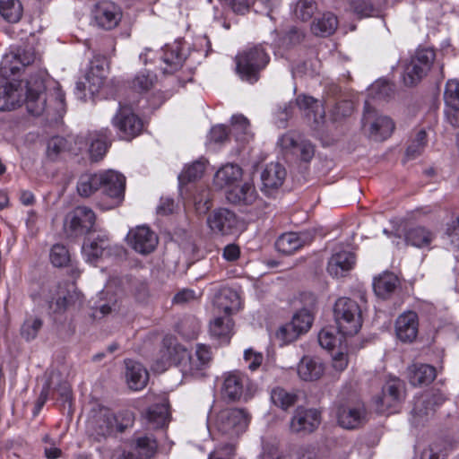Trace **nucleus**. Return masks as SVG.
Masks as SVG:
<instances>
[{
	"label": "nucleus",
	"mask_w": 459,
	"mask_h": 459,
	"mask_svg": "<svg viewBox=\"0 0 459 459\" xmlns=\"http://www.w3.org/2000/svg\"><path fill=\"white\" fill-rule=\"evenodd\" d=\"M0 14L9 22H17L22 15V6L19 0H0Z\"/></svg>",
	"instance_id": "nucleus-47"
},
{
	"label": "nucleus",
	"mask_w": 459,
	"mask_h": 459,
	"mask_svg": "<svg viewBox=\"0 0 459 459\" xmlns=\"http://www.w3.org/2000/svg\"><path fill=\"white\" fill-rule=\"evenodd\" d=\"M126 423H119L117 416L107 408L91 411L87 420V433L97 442L106 440L116 432H123L133 418L131 413L126 414Z\"/></svg>",
	"instance_id": "nucleus-2"
},
{
	"label": "nucleus",
	"mask_w": 459,
	"mask_h": 459,
	"mask_svg": "<svg viewBox=\"0 0 459 459\" xmlns=\"http://www.w3.org/2000/svg\"><path fill=\"white\" fill-rule=\"evenodd\" d=\"M70 150V141L62 136H53L47 143V156L51 160H56L60 154Z\"/></svg>",
	"instance_id": "nucleus-49"
},
{
	"label": "nucleus",
	"mask_w": 459,
	"mask_h": 459,
	"mask_svg": "<svg viewBox=\"0 0 459 459\" xmlns=\"http://www.w3.org/2000/svg\"><path fill=\"white\" fill-rule=\"evenodd\" d=\"M59 373L57 372H52L49 377V380L43 386L40 394L36 402L34 410H33V415L39 414L42 407L44 406L45 403L48 400V393L50 390L51 385L54 384V381L56 379H59Z\"/></svg>",
	"instance_id": "nucleus-60"
},
{
	"label": "nucleus",
	"mask_w": 459,
	"mask_h": 459,
	"mask_svg": "<svg viewBox=\"0 0 459 459\" xmlns=\"http://www.w3.org/2000/svg\"><path fill=\"white\" fill-rule=\"evenodd\" d=\"M221 393L223 398L231 401H247L254 392V385L247 375L233 370L224 373L221 376Z\"/></svg>",
	"instance_id": "nucleus-7"
},
{
	"label": "nucleus",
	"mask_w": 459,
	"mask_h": 459,
	"mask_svg": "<svg viewBox=\"0 0 459 459\" xmlns=\"http://www.w3.org/2000/svg\"><path fill=\"white\" fill-rule=\"evenodd\" d=\"M233 329V321L230 316H218L210 323V333L222 342H228Z\"/></svg>",
	"instance_id": "nucleus-39"
},
{
	"label": "nucleus",
	"mask_w": 459,
	"mask_h": 459,
	"mask_svg": "<svg viewBox=\"0 0 459 459\" xmlns=\"http://www.w3.org/2000/svg\"><path fill=\"white\" fill-rule=\"evenodd\" d=\"M126 378L130 389L142 390L147 385L149 374L143 366L132 359H126Z\"/></svg>",
	"instance_id": "nucleus-28"
},
{
	"label": "nucleus",
	"mask_w": 459,
	"mask_h": 459,
	"mask_svg": "<svg viewBox=\"0 0 459 459\" xmlns=\"http://www.w3.org/2000/svg\"><path fill=\"white\" fill-rule=\"evenodd\" d=\"M351 8L360 18L371 16L375 13L374 6L368 0H351Z\"/></svg>",
	"instance_id": "nucleus-62"
},
{
	"label": "nucleus",
	"mask_w": 459,
	"mask_h": 459,
	"mask_svg": "<svg viewBox=\"0 0 459 459\" xmlns=\"http://www.w3.org/2000/svg\"><path fill=\"white\" fill-rule=\"evenodd\" d=\"M333 314L338 330L342 335H354L361 328L362 309L356 300L346 297L338 299Z\"/></svg>",
	"instance_id": "nucleus-5"
},
{
	"label": "nucleus",
	"mask_w": 459,
	"mask_h": 459,
	"mask_svg": "<svg viewBox=\"0 0 459 459\" xmlns=\"http://www.w3.org/2000/svg\"><path fill=\"white\" fill-rule=\"evenodd\" d=\"M325 373V365L317 358L304 357L298 365L299 377L304 381L318 380Z\"/></svg>",
	"instance_id": "nucleus-32"
},
{
	"label": "nucleus",
	"mask_w": 459,
	"mask_h": 459,
	"mask_svg": "<svg viewBox=\"0 0 459 459\" xmlns=\"http://www.w3.org/2000/svg\"><path fill=\"white\" fill-rule=\"evenodd\" d=\"M213 303L218 312H223L225 316H230L238 307V295L230 289H224L216 295Z\"/></svg>",
	"instance_id": "nucleus-37"
},
{
	"label": "nucleus",
	"mask_w": 459,
	"mask_h": 459,
	"mask_svg": "<svg viewBox=\"0 0 459 459\" xmlns=\"http://www.w3.org/2000/svg\"><path fill=\"white\" fill-rule=\"evenodd\" d=\"M317 9L315 0H298L292 7V13L296 20L305 22L311 20Z\"/></svg>",
	"instance_id": "nucleus-46"
},
{
	"label": "nucleus",
	"mask_w": 459,
	"mask_h": 459,
	"mask_svg": "<svg viewBox=\"0 0 459 459\" xmlns=\"http://www.w3.org/2000/svg\"><path fill=\"white\" fill-rule=\"evenodd\" d=\"M296 104L304 112V115L316 125L324 121L325 111L321 102L307 95H299L296 98Z\"/></svg>",
	"instance_id": "nucleus-26"
},
{
	"label": "nucleus",
	"mask_w": 459,
	"mask_h": 459,
	"mask_svg": "<svg viewBox=\"0 0 459 459\" xmlns=\"http://www.w3.org/2000/svg\"><path fill=\"white\" fill-rule=\"evenodd\" d=\"M227 200L234 204L250 205L257 198V193L252 183L246 182L242 185H235L226 192Z\"/></svg>",
	"instance_id": "nucleus-25"
},
{
	"label": "nucleus",
	"mask_w": 459,
	"mask_h": 459,
	"mask_svg": "<svg viewBox=\"0 0 459 459\" xmlns=\"http://www.w3.org/2000/svg\"><path fill=\"white\" fill-rule=\"evenodd\" d=\"M207 223L211 230L215 234L230 235L238 224V219L231 211L221 208L213 211L207 218Z\"/></svg>",
	"instance_id": "nucleus-20"
},
{
	"label": "nucleus",
	"mask_w": 459,
	"mask_h": 459,
	"mask_svg": "<svg viewBox=\"0 0 459 459\" xmlns=\"http://www.w3.org/2000/svg\"><path fill=\"white\" fill-rule=\"evenodd\" d=\"M181 48L179 41H175L173 44L167 45L164 48L162 60L166 66L162 69L165 74H172L182 66L185 56L181 53Z\"/></svg>",
	"instance_id": "nucleus-33"
},
{
	"label": "nucleus",
	"mask_w": 459,
	"mask_h": 459,
	"mask_svg": "<svg viewBox=\"0 0 459 459\" xmlns=\"http://www.w3.org/2000/svg\"><path fill=\"white\" fill-rule=\"evenodd\" d=\"M131 447L141 459H151L157 453L158 444L153 437L144 436L135 438Z\"/></svg>",
	"instance_id": "nucleus-42"
},
{
	"label": "nucleus",
	"mask_w": 459,
	"mask_h": 459,
	"mask_svg": "<svg viewBox=\"0 0 459 459\" xmlns=\"http://www.w3.org/2000/svg\"><path fill=\"white\" fill-rule=\"evenodd\" d=\"M250 421V415L244 409H225L221 411L214 422V427L219 435L233 442L243 434Z\"/></svg>",
	"instance_id": "nucleus-4"
},
{
	"label": "nucleus",
	"mask_w": 459,
	"mask_h": 459,
	"mask_svg": "<svg viewBox=\"0 0 459 459\" xmlns=\"http://www.w3.org/2000/svg\"><path fill=\"white\" fill-rule=\"evenodd\" d=\"M82 253L88 262L94 263L98 258L112 254L111 241L106 235L98 236L83 244Z\"/></svg>",
	"instance_id": "nucleus-24"
},
{
	"label": "nucleus",
	"mask_w": 459,
	"mask_h": 459,
	"mask_svg": "<svg viewBox=\"0 0 459 459\" xmlns=\"http://www.w3.org/2000/svg\"><path fill=\"white\" fill-rule=\"evenodd\" d=\"M307 241L305 235H299L295 232H287L281 234L275 242L276 249L285 255H291L301 248Z\"/></svg>",
	"instance_id": "nucleus-35"
},
{
	"label": "nucleus",
	"mask_w": 459,
	"mask_h": 459,
	"mask_svg": "<svg viewBox=\"0 0 459 459\" xmlns=\"http://www.w3.org/2000/svg\"><path fill=\"white\" fill-rule=\"evenodd\" d=\"M50 104L48 106V94L42 78L30 77L26 82L22 81L0 80V110H10L25 103L28 111L34 116L44 112L48 116L52 113L60 115L65 111V96L58 89H55Z\"/></svg>",
	"instance_id": "nucleus-1"
},
{
	"label": "nucleus",
	"mask_w": 459,
	"mask_h": 459,
	"mask_svg": "<svg viewBox=\"0 0 459 459\" xmlns=\"http://www.w3.org/2000/svg\"><path fill=\"white\" fill-rule=\"evenodd\" d=\"M112 125L117 129L119 137L127 141L139 135L143 126L142 119L126 105L119 106L112 118Z\"/></svg>",
	"instance_id": "nucleus-12"
},
{
	"label": "nucleus",
	"mask_w": 459,
	"mask_h": 459,
	"mask_svg": "<svg viewBox=\"0 0 459 459\" xmlns=\"http://www.w3.org/2000/svg\"><path fill=\"white\" fill-rule=\"evenodd\" d=\"M199 361L195 358L192 354L190 355L187 351V355L186 360L184 361L183 367L181 368V372L184 375H189L194 377L203 376V371L206 369L204 366L200 365Z\"/></svg>",
	"instance_id": "nucleus-58"
},
{
	"label": "nucleus",
	"mask_w": 459,
	"mask_h": 459,
	"mask_svg": "<svg viewBox=\"0 0 459 459\" xmlns=\"http://www.w3.org/2000/svg\"><path fill=\"white\" fill-rule=\"evenodd\" d=\"M427 145V134L426 131L420 130L415 137L411 141L405 152L406 160H414L419 157L424 151Z\"/></svg>",
	"instance_id": "nucleus-51"
},
{
	"label": "nucleus",
	"mask_w": 459,
	"mask_h": 459,
	"mask_svg": "<svg viewBox=\"0 0 459 459\" xmlns=\"http://www.w3.org/2000/svg\"><path fill=\"white\" fill-rule=\"evenodd\" d=\"M236 444L233 442H221L210 454L208 459H233L236 455Z\"/></svg>",
	"instance_id": "nucleus-57"
},
{
	"label": "nucleus",
	"mask_w": 459,
	"mask_h": 459,
	"mask_svg": "<svg viewBox=\"0 0 459 459\" xmlns=\"http://www.w3.org/2000/svg\"><path fill=\"white\" fill-rule=\"evenodd\" d=\"M354 264L355 256L351 252H337L329 259L327 272L335 278L343 277L352 269Z\"/></svg>",
	"instance_id": "nucleus-23"
},
{
	"label": "nucleus",
	"mask_w": 459,
	"mask_h": 459,
	"mask_svg": "<svg viewBox=\"0 0 459 459\" xmlns=\"http://www.w3.org/2000/svg\"><path fill=\"white\" fill-rule=\"evenodd\" d=\"M271 401L278 408L287 411L298 402V395L278 386L272 390Z\"/></svg>",
	"instance_id": "nucleus-44"
},
{
	"label": "nucleus",
	"mask_w": 459,
	"mask_h": 459,
	"mask_svg": "<svg viewBox=\"0 0 459 459\" xmlns=\"http://www.w3.org/2000/svg\"><path fill=\"white\" fill-rule=\"evenodd\" d=\"M303 161H309L314 156V147L310 142L300 140L293 152Z\"/></svg>",
	"instance_id": "nucleus-63"
},
{
	"label": "nucleus",
	"mask_w": 459,
	"mask_h": 459,
	"mask_svg": "<svg viewBox=\"0 0 459 459\" xmlns=\"http://www.w3.org/2000/svg\"><path fill=\"white\" fill-rule=\"evenodd\" d=\"M407 377L414 386L429 384L436 377V368L428 364L415 363L408 368Z\"/></svg>",
	"instance_id": "nucleus-34"
},
{
	"label": "nucleus",
	"mask_w": 459,
	"mask_h": 459,
	"mask_svg": "<svg viewBox=\"0 0 459 459\" xmlns=\"http://www.w3.org/2000/svg\"><path fill=\"white\" fill-rule=\"evenodd\" d=\"M100 173L83 174L78 180L77 191L81 196L88 197L100 189Z\"/></svg>",
	"instance_id": "nucleus-43"
},
{
	"label": "nucleus",
	"mask_w": 459,
	"mask_h": 459,
	"mask_svg": "<svg viewBox=\"0 0 459 459\" xmlns=\"http://www.w3.org/2000/svg\"><path fill=\"white\" fill-rule=\"evenodd\" d=\"M155 79L156 76L153 74L144 70L134 77L132 86L135 91H147L153 86Z\"/></svg>",
	"instance_id": "nucleus-56"
},
{
	"label": "nucleus",
	"mask_w": 459,
	"mask_h": 459,
	"mask_svg": "<svg viewBox=\"0 0 459 459\" xmlns=\"http://www.w3.org/2000/svg\"><path fill=\"white\" fill-rule=\"evenodd\" d=\"M231 126V133L235 134L237 141L247 142L252 137L249 121L243 115H234Z\"/></svg>",
	"instance_id": "nucleus-48"
},
{
	"label": "nucleus",
	"mask_w": 459,
	"mask_h": 459,
	"mask_svg": "<svg viewBox=\"0 0 459 459\" xmlns=\"http://www.w3.org/2000/svg\"><path fill=\"white\" fill-rule=\"evenodd\" d=\"M244 359L248 363V368L254 371L261 366L263 362V354L256 352L252 349H247L244 352Z\"/></svg>",
	"instance_id": "nucleus-64"
},
{
	"label": "nucleus",
	"mask_w": 459,
	"mask_h": 459,
	"mask_svg": "<svg viewBox=\"0 0 459 459\" xmlns=\"http://www.w3.org/2000/svg\"><path fill=\"white\" fill-rule=\"evenodd\" d=\"M108 74V65L104 56H94L90 64V68L85 74V82H77L76 89L82 91L87 88L91 95L100 92L105 83Z\"/></svg>",
	"instance_id": "nucleus-14"
},
{
	"label": "nucleus",
	"mask_w": 459,
	"mask_h": 459,
	"mask_svg": "<svg viewBox=\"0 0 459 459\" xmlns=\"http://www.w3.org/2000/svg\"><path fill=\"white\" fill-rule=\"evenodd\" d=\"M340 342V338L331 328H324L318 333V342L322 348L333 350Z\"/></svg>",
	"instance_id": "nucleus-59"
},
{
	"label": "nucleus",
	"mask_w": 459,
	"mask_h": 459,
	"mask_svg": "<svg viewBox=\"0 0 459 459\" xmlns=\"http://www.w3.org/2000/svg\"><path fill=\"white\" fill-rule=\"evenodd\" d=\"M49 258L54 266L63 267L69 263L70 255L64 245L56 244L50 250Z\"/></svg>",
	"instance_id": "nucleus-55"
},
{
	"label": "nucleus",
	"mask_w": 459,
	"mask_h": 459,
	"mask_svg": "<svg viewBox=\"0 0 459 459\" xmlns=\"http://www.w3.org/2000/svg\"><path fill=\"white\" fill-rule=\"evenodd\" d=\"M186 355L187 350L185 347L171 341L168 344L165 343L160 350V360L164 368L176 365L180 367L181 369Z\"/></svg>",
	"instance_id": "nucleus-31"
},
{
	"label": "nucleus",
	"mask_w": 459,
	"mask_h": 459,
	"mask_svg": "<svg viewBox=\"0 0 459 459\" xmlns=\"http://www.w3.org/2000/svg\"><path fill=\"white\" fill-rule=\"evenodd\" d=\"M100 188L104 195L109 199L102 208L109 210L118 206L124 199L126 178L115 170H107L100 172Z\"/></svg>",
	"instance_id": "nucleus-11"
},
{
	"label": "nucleus",
	"mask_w": 459,
	"mask_h": 459,
	"mask_svg": "<svg viewBox=\"0 0 459 459\" xmlns=\"http://www.w3.org/2000/svg\"><path fill=\"white\" fill-rule=\"evenodd\" d=\"M94 212L86 206H78L70 212L65 219L64 228L71 237L82 235L90 231L95 223Z\"/></svg>",
	"instance_id": "nucleus-13"
},
{
	"label": "nucleus",
	"mask_w": 459,
	"mask_h": 459,
	"mask_svg": "<svg viewBox=\"0 0 459 459\" xmlns=\"http://www.w3.org/2000/svg\"><path fill=\"white\" fill-rule=\"evenodd\" d=\"M238 74L243 81L255 83L259 80V74L270 61V56L262 47L255 45L247 47L235 57Z\"/></svg>",
	"instance_id": "nucleus-3"
},
{
	"label": "nucleus",
	"mask_w": 459,
	"mask_h": 459,
	"mask_svg": "<svg viewBox=\"0 0 459 459\" xmlns=\"http://www.w3.org/2000/svg\"><path fill=\"white\" fill-rule=\"evenodd\" d=\"M399 279L393 273H384L376 277L373 281V289L376 295L382 299L388 298L398 287Z\"/></svg>",
	"instance_id": "nucleus-36"
},
{
	"label": "nucleus",
	"mask_w": 459,
	"mask_h": 459,
	"mask_svg": "<svg viewBox=\"0 0 459 459\" xmlns=\"http://www.w3.org/2000/svg\"><path fill=\"white\" fill-rule=\"evenodd\" d=\"M127 238L129 245L143 255L152 252L158 244L157 235L146 226H138L130 230Z\"/></svg>",
	"instance_id": "nucleus-18"
},
{
	"label": "nucleus",
	"mask_w": 459,
	"mask_h": 459,
	"mask_svg": "<svg viewBox=\"0 0 459 459\" xmlns=\"http://www.w3.org/2000/svg\"><path fill=\"white\" fill-rule=\"evenodd\" d=\"M436 55L431 48L417 49L406 65L403 74V82L406 85L416 84L430 70Z\"/></svg>",
	"instance_id": "nucleus-9"
},
{
	"label": "nucleus",
	"mask_w": 459,
	"mask_h": 459,
	"mask_svg": "<svg viewBox=\"0 0 459 459\" xmlns=\"http://www.w3.org/2000/svg\"><path fill=\"white\" fill-rule=\"evenodd\" d=\"M444 99L450 108L459 109V82L450 80L446 82Z\"/></svg>",
	"instance_id": "nucleus-53"
},
{
	"label": "nucleus",
	"mask_w": 459,
	"mask_h": 459,
	"mask_svg": "<svg viewBox=\"0 0 459 459\" xmlns=\"http://www.w3.org/2000/svg\"><path fill=\"white\" fill-rule=\"evenodd\" d=\"M286 175V169L281 163L271 162L267 164L261 173L262 191L270 195L282 186Z\"/></svg>",
	"instance_id": "nucleus-21"
},
{
	"label": "nucleus",
	"mask_w": 459,
	"mask_h": 459,
	"mask_svg": "<svg viewBox=\"0 0 459 459\" xmlns=\"http://www.w3.org/2000/svg\"><path fill=\"white\" fill-rule=\"evenodd\" d=\"M446 399L445 390L435 387L417 396L411 410L414 424L420 425L427 420Z\"/></svg>",
	"instance_id": "nucleus-8"
},
{
	"label": "nucleus",
	"mask_w": 459,
	"mask_h": 459,
	"mask_svg": "<svg viewBox=\"0 0 459 459\" xmlns=\"http://www.w3.org/2000/svg\"><path fill=\"white\" fill-rule=\"evenodd\" d=\"M405 398V384L397 377H390L382 387V395L379 403L390 412L395 411L396 407Z\"/></svg>",
	"instance_id": "nucleus-17"
},
{
	"label": "nucleus",
	"mask_w": 459,
	"mask_h": 459,
	"mask_svg": "<svg viewBox=\"0 0 459 459\" xmlns=\"http://www.w3.org/2000/svg\"><path fill=\"white\" fill-rule=\"evenodd\" d=\"M419 320L413 311H407L400 315L395 322V333L399 340L403 342H412L418 335Z\"/></svg>",
	"instance_id": "nucleus-22"
},
{
	"label": "nucleus",
	"mask_w": 459,
	"mask_h": 459,
	"mask_svg": "<svg viewBox=\"0 0 459 459\" xmlns=\"http://www.w3.org/2000/svg\"><path fill=\"white\" fill-rule=\"evenodd\" d=\"M299 335L300 333L290 322L281 326L276 332V338L283 344L293 342Z\"/></svg>",
	"instance_id": "nucleus-61"
},
{
	"label": "nucleus",
	"mask_w": 459,
	"mask_h": 459,
	"mask_svg": "<svg viewBox=\"0 0 459 459\" xmlns=\"http://www.w3.org/2000/svg\"><path fill=\"white\" fill-rule=\"evenodd\" d=\"M313 315L309 310L304 308L296 312L290 323L293 325L294 328L298 330V332L301 334L309 330L313 323Z\"/></svg>",
	"instance_id": "nucleus-52"
},
{
	"label": "nucleus",
	"mask_w": 459,
	"mask_h": 459,
	"mask_svg": "<svg viewBox=\"0 0 459 459\" xmlns=\"http://www.w3.org/2000/svg\"><path fill=\"white\" fill-rule=\"evenodd\" d=\"M321 422V412L317 409L299 406L290 421V430L299 435L314 432Z\"/></svg>",
	"instance_id": "nucleus-15"
},
{
	"label": "nucleus",
	"mask_w": 459,
	"mask_h": 459,
	"mask_svg": "<svg viewBox=\"0 0 459 459\" xmlns=\"http://www.w3.org/2000/svg\"><path fill=\"white\" fill-rule=\"evenodd\" d=\"M200 329L199 321L194 316L184 318L178 325V332L186 339H194Z\"/></svg>",
	"instance_id": "nucleus-54"
},
{
	"label": "nucleus",
	"mask_w": 459,
	"mask_h": 459,
	"mask_svg": "<svg viewBox=\"0 0 459 459\" xmlns=\"http://www.w3.org/2000/svg\"><path fill=\"white\" fill-rule=\"evenodd\" d=\"M35 57V52L32 48H18L3 56L0 64L1 74L4 77L9 74H15L21 67L32 64Z\"/></svg>",
	"instance_id": "nucleus-16"
},
{
	"label": "nucleus",
	"mask_w": 459,
	"mask_h": 459,
	"mask_svg": "<svg viewBox=\"0 0 459 459\" xmlns=\"http://www.w3.org/2000/svg\"><path fill=\"white\" fill-rule=\"evenodd\" d=\"M363 126L368 127L369 135L375 141H384L388 138L394 129V121L387 116L378 114L371 108L368 101L365 102Z\"/></svg>",
	"instance_id": "nucleus-10"
},
{
	"label": "nucleus",
	"mask_w": 459,
	"mask_h": 459,
	"mask_svg": "<svg viewBox=\"0 0 459 459\" xmlns=\"http://www.w3.org/2000/svg\"><path fill=\"white\" fill-rule=\"evenodd\" d=\"M93 16L99 27L111 30L120 22L122 13L119 6L113 2L102 0L95 5Z\"/></svg>",
	"instance_id": "nucleus-19"
},
{
	"label": "nucleus",
	"mask_w": 459,
	"mask_h": 459,
	"mask_svg": "<svg viewBox=\"0 0 459 459\" xmlns=\"http://www.w3.org/2000/svg\"><path fill=\"white\" fill-rule=\"evenodd\" d=\"M145 419L152 429L164 427L169 421V408L165 403L151 406L146 413Z\"/></svg>",
	"instance_id": "nucleus-41"
},
{
	"label": "nucleus",
	"mask_w": 459,
	"mask_h": 459,
	"mask_svg": "<svg viewBox=\"0 0 459 459\" xmlns=\"http://www.w3.org/2000/svg\"><path fill=\"white\" fill-rule=\"evenodd\" d=\"M88 142L90 143L91 158L92 160L98 161L103 158L110 145V131L108 128H102L91 132L89 134Z\"/></svg>",
	"instance_id": "nucleus-27"
},
{
	"label": "nucleus",
	"mask_w": 459,
	"mask_h": 459,
	"mask_svg": "<svg viewBox=\"0 0 459 459\" xmlns=\"http://www.w3.org/2000/svg\"><path fill=\"white\" fill-rule=\"evenodd\" d=\"M338 27L337 17L328 12L322 14L321 17L316 19L311 24V31L320 37H327L332 35Z\"/></svg>",
	"instance_id": "nucleus-38"
},
{
	"label": "nucleus",
	"mask_w": 459,
	"mask_h": 459,
	"mask_svg": "<svg viewBox=\"0 0 459 459\" xmlns=\"http://www.w3.org/2000/svg\"><path fill=\"white\" fill-rule=\"evenodd\" d=\"M242 178V169L234 164H226L214 175L213 184L218 188L233 187Z\"/></svg>",
	"instance_id": "nucleus-30"
},
{
	"label": "nucleus",
	"mask_w": 459,
	"mask_h": 459,
	"mask_svg": "<svg viewBox=\"0 0 459 459\" xmlns=\"http://www.w3.org/2000/svg\"><path fill=\"white\" fill-rule=\"evenodd\" d=\"M50 312L62 314L70 307L80 306L82 295L73 283H59L51 287L48 293L44 295Z\"/></svg>",
	"instance_id": "nucleus-6"
},
{
	"label": "nucleus",
	"mask_w": 459,
	"mask_h": 459,
	"mask_svg": "<svg viewBox=\"0 0 459 459\" xmlns=\"http://www.w3.org/2000/svg\"><path fill=\"white\" fill-rule=\"evenodd\" d=\"M366 416V411L362 405L356 407H340L337 411L338 422L341 427L348 429L360 426Z\"/></svg>",
	"instance_id": "nucleus-29"
},
{
	"label": "nucleus",
	"mask_w": 459,
	"mask_h": 459,
	"mask_svg": "<svg viewBox=\"0 0 459 459\" xmlns=\"http://www.w3.org/2000/svg\"><path fill=\"white\" fill-rule=\"evenodd\" d=\"M204 169L205 164L200 160L195 161L186 166L178 176L179 184L184 185L201 178Z\"/></svg>",
	"instance_id": "nucleus-50"
},
{
	"label": "nucleus",
	"mask_w": 459,
	"mask_h": 459,
	"mask_svg": "<svg viewBox=\"0 0 459 459\" xmlns=\"http://www.w3.org/2000/svg\"><path fill=\"white\" fill-rule=\"evenodd\" d=\"M433 238V233L421 226L413 227L405 234L406 242L419 248L429 247Z\"/></svg>",
	"instance_id": "nucleus-40"
},
{
	"label": "nucleus",
	"mask_w": 459,
	"mask_h": 459,
	"mask_svg": "<svg viewBox=\"0 0 459 459\" xmlns=\"http://www.w3.org/2000/svg\"><path fill=\"white\" fill-rule=\"evenodd\" d=\"M43 321L39 316L34 315H27L20 328V334L26 342L34 340L40 329Z\"/></svg>",
	"instance_id": "nucleus-45"
}]
</instances>
